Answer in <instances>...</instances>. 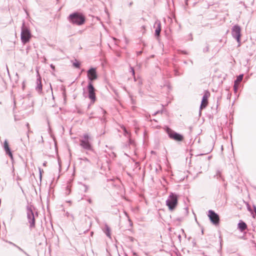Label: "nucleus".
<instances>
[{"label":"nucleus","instance_id":"obj_50","mask_svg":"<svg viewBox=\"0 0 256 256\" xmlns=\"http://www.w3.org/2000/svg\"><path fill=\"white\" fill-rule=\"evenodd\" d=\"M36 216H38V212H36Z\"/></svg>","mask_w":256,"mask_h":256},{"label":"nucleus","instance_id":"obj_49","mask_svg":"<svg viewBox=\"0 0 256 256\" xmlns=\"http://www.w3.org/2000/svg\"><path fill=\"white\" fill-rule=\"evenodd\" d=\"M41 139H42V142H43V138H42V136H41Z\"/></svg>","mask_w":256,"mask_h":256},{"label":"nucleus","instance_id":"obj_54","mask_svg":"<svg viewBox=\"0 0 256 256\" xmlns=\"http://www.w3.org/2000/svg\"><path fill=\"white\" fill-rule=\"evenodd\" d=\"M202 234H203V232H204L203 230H202Z\"/></svg>","mask_w":256,"mask_h":256},{"label":"nucleus","instance_id":"obj_9","mask_svg":"<svg viewBox=\"0 0 256 256\" xmlns=\"http://www.w3.org/2000/svg\"><path fill=\"white\" fill-rule=\"evenodd\" d=\"M232 34L234 38L238 42H240L241 38V28L240 27L236 24L232 26Z\"/></svg>","mask_w":256,"mask_h":256},{"label":"nucleus","instance_id":"obj_53","mask_svg":"<svg viewBox=\"0 0 256 256\" xmlns=\"http://www.w3.org/2000/svg\"><path fill=\"white\" fill-rule=\"evenodd\" d=\"M178 220H181V219H180V218H178Z\"/></svg>","mask_w":256,"mask_h":256},{"label":"nucleus","instance_id":"obj_31","mask_svg":"<svg viewBox=\"0 0 256 256\" xmlns=\"http://www.w3.org/2000/svg\"><path fill=\"white\" fill-rule=\"evenodd\" d=\"M219 238H220V248H222V236H220H220Z\"/></svg>","mask_w":256,"mask_h":256},{"label":"nucleus","instance_id":"obj_44","mask_svg":"<svg viewBox=\"0 0 256 256\" xmlns=\"http://www.w3.org/2000/svg\"><path fill=\"white\" fill-rule=\"evenodd\" d=\"M46 163H47V162H44L43 163V166H46Z\"/></svg>","mask_w":256,"mask_h":256},{"label":"nucleus","instance_id":"obj_4","mask_svg":"<svg viewBox=\"0 0 256 256\" xmlns=\"http://www.w3.org/2000/svg\"><path fill=\"white\" fill-rule=\"evenodd\" d=\"M32 38V34L30 29L25 26L23 22L21 28L20 39L24 44L28 42Z\"/></svg>","mask_w":256,"mask_h":256},{"label":"nucleus","instance_id":"obj_2","mask_svg":"<svg viewBox=\"0 0 256 256\" xmlns=\"http://www.w3.org/2000/svg\"><path fill=\"white\" fill-rule=\"evenodd\" d=\"M92 138L88 134H84L82 138L80 140V146L83 148L92 150V146L91 143Z\"/></svg>","mask_w":256,"mask_h":256},{"label":"nucleus","instance_id":"obj_30","mask_svg":"<svg viewBox=\"0 0 256 256\" xmlns=\"http://www.w3.org/2000/svg\"><path fill=\"white\" fill-rule=\"evenodd\" d=\"M66 190H67L66 194H70V190L68 186H66Z\"/></svg>","mask_w":256,"mask_h":256},{"label":"nucleus","instance_id":"obj_40","mask_svg":"<svg viewBox=\"0 0 256 256\" xmlns=\"http://www.w3.org/2000/svg\"><path fill=\"white\" fill-rule=\"evenodd\" d=\"M87 201L90 203V204H92V200H91V198H89L87 200Z\"/></svg>","mask_w":256,"mask_h":256},{"label":"nucleus","instance_id":"obj_48","mask_svg":"<svg viewBox=\"0 0 256 256\" xmlns=\"http://www.w3.org/2000/svg\"><path fill=\"white\" fill-rule=\"evenodd\" d=\"M184 64H187V62H186V61H184Z\"/></svg>","mask_w":256,"mask_h":256},{"label":"nucleus","instance_id":"obj_8","mask_svg":"<svg viewBox=\"0 0 256 256\" xmlns=\"http://www.w3.org/2000/svg\"><path fill=\"white\" fill-rule=\"evenodd\" d=\"M208 216L210 222L215 226H218L220 224L219 215L214 210H210L208 211Z\"/></svg>","mask_w":256,"mask_h":256},{"label":"nucleus","instance_id":"obj_33","mask_svg":"<svg viewBox=\"0 0 256 256\" xmlns=\"http://www.w3.org/2000/svg\"><path fill=\"white\" fill-rule=\"evenodd\" d=\"M39 171H40V178L41 180V178H42V170H41V168H39Z\"/></svg>","mask_w":256,"mask_h":256},{"label":"nucleus","instance_id":"obj_34","mask_svg":"<svg viewBox=\"0 0 256 256\" xmlns=\"http://www.w3.org/2000/svg\"><path fill=\"white\" fill-rule=\"evenodd\" d=\"M142 50L138 51L136 52V54H137V56H140V54H142Z\"/></svg>","mask_w":256,"mask_h":256},{"label":"nucleus","instance_id":"obj_32","mask_svg":"<svg viewBox=\"0 0 256 256\" xmlns=\"http://www.w3.org/2000/svg\"><path fill=\"white\" fill-rule=\"evenodd\" d=\"M8 242V244H11V245H12V246H15V247H16V246H17V245H16L15 244H14V243H13V242Z\"/></svg>","mask_w":256,"mask_h":256},{"label":"nucleus","instance_id":"obj_10","mask_svg":"<svg viewBox=\"0 0 256 256\" xmlns=\"http://www.w3.org/2000/svg\"><path fill=\"white\" fill-rule=\"evenodd\" d=\"M87 76L88 82H92L98 78V74L96 68L92 67L87 71Z\"/></svg>","mask_w":256,"mask_h":256},{"label":"nucleus","instance_id":"obj_43","mask_svg":"<svg viewBox=\"0 0 256 256\" xmlns=\"http://www.w3.org/2000/svg\"><path fill=\"white\" fill-rule=\"evenodd\" d=\"M24 252L26 255L27 256H30L28 255V254L24 250V252Z\"/></svg>","mask_w":256,"mask_h":256},{"label":"nucleus","instance_id":"obj_29","mask_svg":"<svg viewBox=\"0 0 256 256\" xmlns=\"http://www.w3.org/2000/svg\"><path fill=\"white\" fill-rule=\"evenodd\" d=\"M179 52L180 54H188V52L186 50H180Z\"/></svg>","mask_w":256,"mask_h":256},{"label":"nucleus","instance_id":"obj_46","mask_svg":"<svg viewBox=\"0 0 256 256\" xmlns=\"http://www.w3.org/2000/svg\"><path fill=\"white\" fill-rule=\"evenodd\" d=\"M102 111L104 112V113H106V112L104 110H103V109H102Z\"/></svg>","mask_w":256,"mask_h":256},{"label":"nucleus","instance_id":"obj_14","mask_svg":"<svg viewBox=\"0 0 256 256\" xmlns=\"http://www.w3.org/2000/svg\"><path fill=\"white\" fill-rule=\"evenodd\" d=\"M238 229L242 232L247 229V225L244 221L240 220L238 225Z\"/></svg>","mask_w":256,"mask_h":256},{"label":"nucleus","instance_id":"obj_5","mask_svg":"<svg viewBox=\"0 0 256 256\" xmlns=\"http://www.w3.org/2000/svg\"><path fill=\"white\" fill-rule=\"evenodd\" d=\"M34 212L32 210V206H26V217L28 222L30 224V228H34L36 226V220Z\"/></svg>","mask_w":256,"mask_h":256},{"label":"nucleus","instance_id":"obj_36","mask_svg":"<svg viewBox=\"0 0 256 256\" xmlns=\"http://www.w3.org/2000/svg\"><path fill=\"white\" fill-rule=\"evenodd\" d=\"M50 66L51 68H52L53 70H55V66H54V64H51L50 65Z\"/></svg>","mask_w":256,"mask_h":256},{"label":"nucleus","instance_id":"obj_16","mask_svg":"<svg viewBox=\"0 0 256 256\" xmlns=\"http://www.w3.org/2000/svg\"><path fill=\"white\" fill-rule=\"evenodd\" d=\"M104 232H105L106 234L108 236L110 237V228L108 227V225H106Z\"/></svg>","mask_w":256,"mask_h":256},{"label":"nucleus","instance_id":"obj_15","mask_svg":"<svg viewBox=\"0 0 256 256\" xmlns=\"http://www.w3.org/2000/svg\"><path fill=\"white\" fill-rule=\"evenodd\" d=\"M36 84L37 86H36V89L38 92H41L42 89V84L41 78L40 77L37 78Z\"/></svg>","mask_w":256,"mask_h":256},{"label":"nucleus","instance_id":"obj_42","mask_svg":"<svg viewBox=\"0 0 256 256\" xmlns=\"http://www.w3.org/2000/svg\"><path fill=\"white\" fill-rule=\"evenodd\" d=\"M130 239L131 242H133L134 240V238L132 237H130Z\"/></svg>","mask_w":256,"mask_h":256},{"label":"nucleus","instance_id":"obj_20","mask_svg":"<svg viewBox=\"0 0 256 256\" xmlns=\"http://www.w3.org/2000/svg\"><path fill=\"white\" fill-rule=\"evenodd\" d=\"M82 186V190L84 192H86L88 190V186H86L85 184H81Z\"/></svg>","mask_w":256,"mask_h":256},{"label":"nucleus","instance_id":"obj_26","mask_svg":"<svg viewBox=\"0 0 256 256\" xmlns=\"http://www.w3.org/2000/svg\"><path fill=\"white\" fill-rule=\"evenodd\" d=\"M174 75L175 76H180L181 75V74L178 72L177 69H175L174 70Z\"/></svg>","mask_w":256,"mask_h":256},{"label":"nucleus","instance_id":"obj_24","mask_svg":"<svg viewBox=\"0 0 256 256\" xmlns=\"http://www.w3.org/2000/svg\"><path fill=\"white\" fill-rule=\"evenodd\" d=\"M26 127L28 128V132H27L26 135H27L28 139H28H29V135H28V133H29V132H32V131H30V124H28V123H27V124H26Z\"/></svg>","mask_w":256,"mask_h":256},{"label":"nucleus","instance_id":"obj_51","mask_svg":"<svg viewBox=\"0 0 256 256\" xmlns=\"http://www.w3.org/2000/svg\"><path fill=\"white\" fill-rule=\"evenodd\" d=\"M190 63H192V64H193V62L192 60H190Z\"/></svg>","mask_w":256,"mask_h":256},{"label":"nucleus","instance_id":"obj_47","mask_svg":"<svg viewBox=\"0 0 256 256\" xmlns=\"http://www.w3.org/2000/svg\"><path fill=\"white\" fill-rule=\"evenodd\" d=\"M186 4H188V0H185Z\"/></svg>","mask_w":256,"mask_h":256},{"label":"nucleus","instance_id":"obj_22","mask_svg":"<svg viewBox=\"0 0 256 256\" xmlns=\"http://www.w3.org/2000/svg\"><path fill=\"white\" fill-rule=\"evenodd\" d=\"M239 86V84H237L234 82V93H236L238 91V88Z\"/></svg>","mask_w":256,"mask_h":256},{"label":"nucleus","instance_id":"obj_39","mask_svg":"<svg viewBox=\"0 0 256 256\" xmlns=\"http://www.w3.org/2000/svg\"><path fill=\"white\" fill-rule=\"evenodd\" d=\"M16 248H18V250H19L21 252H24V250L21 248H20V246H16Z\"/></svg>","mask_w":256,"mask_h":256},{"label":"nucleus","instance_id":"obj_1","mask_svg":"<svg viewBox=\"0 0 256 256\" xmlns=\"http://www.w3.org/2000/svg\"><path fill=\"white\" fill-rule=\"evenodd\" d=\"M68 19L72 24L78 26H82L86 22L85 16L79 12H74L70 14Z\"/></svg>","mask_w":256,"mask_h":256},{"label":"nucleus","instance_id":"obj_21","mask_svg":"<svg viewBox=\"0 0 256 256\" xmlns=\"http://www.w3.org/2000/svg\"><path fill=\"white\" fill-rule=\"evenodd\" d=\"M80 159L81 160L84 161V162H85L87 164H90V160L88 158H86V157L81 158Z\"/></svg>","mask_w":256,"mask_h":256},{"label":"nucleus","instance_id":"obj_41","mask_svg":"<svg viewBox=\"0 0 256 256\" xmlns=\"http://www.w3.org/2000/svg\"><path fill=\"white\" fill-rule=\"evenodd\" d=\"M24 87H25L24 82H23L22 85V88L23 90H24Z\"/></svg>","mask_w":256,"mask_h":256},{"label":"nucleus","instance_id":"obj_52","mask_svg":"<svg viewBox=\"0 0 256 256\" xmlns=\"http://www.w3.org/2000/svg\"><path fill=\"white\" fill-rule=\"evenodd\" d=\"M222 150H223V146H222Z\"/></svg>","mask_w":256,"mask_h":256},{"label":"nucleus","instance_id":"obj_3","mask_svg":"<svg viewBox=\"0 0 256 256\" xmlns=\"http://www.w3.org/2000/svg\"><path fill=\"white\" fill-rule=\"evenodd\" d=\"M178 204V196L174 192H170L167 200L166 205L170 211L174 210Z\"/></svg>","mask_w":256,"mask_h":256},{"label":"nucleus","instance_id":"obj_28","mask_svg":"<svg viewBox=\"0 0 256 256\" xmlns=\"http://www.w3.org/2000/svg\"><path fill=\"white\" fill-rule=\"evenodd\" d=\"M184 214L186 216L188 214V207H186L184 209Z\"/></svg>","mask_w":256,"mask_h":256},{"label":"nucleus","instance_id":"obj_13","mask_svg":"<svg viewBox=\"0 0 256 256\" xmlns=\"http://www.w3.org/2000/svg\"><path fill=\"white\" fill-rule=\"evenodd\" d=\"M4 150L6 152V153L11 158H12V152H11L10 148L9 146L8 143V142H7L6 140L4 142Z\"/></svg>","mask_w":256,"mask_h":256},{"label":"nucleus","instance_id":"obj_45","mask_svg":"<svg viewBox=\"0 0 256 256\" xmlns=\"http://www.w3.org/2000/svg\"><path fill=\"white\" fill-rule=\"evenodd\" d=\"M132 2H130V4H129V6H131L132 4Z\"/></svg>","mask_w":256,"mask_h":256},{"label":"nucleus","instance_id":"obj_11","mask_svg":"<svg viewBox=\"0 0 256 256\" xmlns=\"http://www.w3.org/2000/svg\"><path fill=\"white\" fill-rule=\"evenodd\" d=\"M210 96V93L206 92L202 96L201 104L200 106V109L202 110L205 108L208 104V97Z\"/></svg>","mask_w":256,"mask_h":256},{"label":"nucleus","instance_id":"obj_37","mask_svg":"<svg viewBox=\"0 0 256 256\" xmlns=\"http://www.w3.org/2000/svg\"><path fill=\"white\" fill-rule=\"evenodd\" d=\"M216 176H218L220 178H222L221 174L220 171L217 172Z\"/></svg>","mask_w":256,"mask_h":256},{"label":"nucleus","instance_id":"obj_19","mask_svg":"<svg viewBox=\"0 0 256 256\" xmlns=\"http://www.w3.org/2000/svg\"><path fill=\"white\" fill-rule=\"evenodd\" d=\"M122 130H123V132H124V135L127 137V138H128L130 136V133L126 129V128L125 127H124L122 128Z\"/></svg>","mask_w":256,"mask_h":256},{"label":"nucleus","instance_id":"obj_35","mask_svg":"<svg viewBox=\"0 0 256 256\" xmlns=\"http://www.w3.org/2000/svg\"><path fill=\"white\" fill-rule=\"evenodd\" d=\"M16 82H17L18 78H19V76H18V74L17 73H16Z\"/></svg>","mask_w":256,"mask_h":256},{"label":"nucleus","instance_id":"obj_55","mask_svg":"<svg viewBox=\"0 0 256 256\" xmlns=\"http://www.w3.org/2000/svg\"><path fill=\"white\" fill-rule=\"evenodd\" d=\"M93 232H91V235H92Z\"/></svg>","mask_w":256,"mask_h":256},{"label":"nucleus","instance_id":"obj_7","mask_svg":"<svg viewBox=\"0 0 256 256\" xmlns=\"http://www.w3.org/2000/svg\"><path fill=\"white\" fill-rule=\"evenodd\" d=\"M87 90L88 92V97L90 100L91 102L93 104L96 100V89L94 88L92 83L90 82H88Z\"/></svg>","mask_w":256,"mask_h":256},{"label":"nucleus","instance_id":"obj_12","mask_svg":"<svg viewBox=\"0 0 256 256\" xmlns=\"http://www.w3.org/2000/svg\"><path fill=\"white\" fill-rule=\"evenodd\" d=\"M156 27L154 34L155 36L158 38L160 36V32H161V24L160 20H156L154 24V27Z\"/></svg>","mask_w":256,"mask_h":256},{"label":"nucleus","instance_id":"obj_17","mask_svg":"<svg viewBox=\"0 0 256 256\" xmlns=\"http://www.w3.org/2000/svg\"><path fill=\"white\" fill-rule=\"evenodd\" d=\"M244 75L242 74H240L236 77V80H234V82L239 84L242 80Z\"/></svg>","mask_w":256,"mask_h":256},{"label":"nucleus","instance_id":"obj_18","mask_svg":"<svg viewBox=\"0 0 256 256\" xmlns=\"http://www.w3.org/2000/svg\"><path fill=\"white\" fill-rule=\"evenodd\" d=\"M72 65L74 68H79L80 66V62L75 60L74 62L72 63Z\"/></svg>","mask_w":256,"mask_h":256},{"label":"nucleus","instance_id":"obj_6","mask_svg":"<svg viewBox=\"0 0 256 256\" xmlns=\"http://www.w3.org/2000/svg\"><path fill=\"white\" fill-rule=\"evenodd\" d=\"M165 130L168 137L172 140L176 142H182L184 139V137L182 134L176 132L168 126L165 128Z\"/></svg>","mask_w":256,"mask_h":256},{"label":"nucleus","instance_id":"obj_27","mask_svg":"<svg viewBox=\"0 0 256 256\" xmlns=\"http://www.w3.org/2000/svg\"><path fill=\"white\" fill-rule=\"evenodd\" d=\"M128 144L130 145H134V141L130 138V137H128Z\"/></svg>","mask_w":256,"mask_h":256},{"label":"nucleus","instance_id":"obj_25","mask_svg":"<svg viewBox=\"0 0 256 256\" xmlns=\"http://www.w3.org/2000/svg\"><path fill=\"white\" fill-rule=\"evenodd\" d=\"M202 51H203L204 52H208L209 51V46H208V44H206V46L204 48Z\"/></svg>","mask_w":256,"mask_h":256},{"label":"nucleus","instance_id":"obj_38","mask_svg":"<svg viewBox=\"0 0 256 256\" xmlns=\"http://www.w3.org/2000/svg\"><path fill=\"white\" fill-rule=\"evenodd\" d=\"M160 112H161V113H162V112H160V110H158V111H156V112H155L153 114V115H154V116H156V114H159V113H160Z\"/></svg>","mask_w":256,"mask_h":256},{"label":"nucleus","instance_id":"obj_23","mask_svg":"<svg viewBox=\"0 0 256 256\" xmlns=\"http://www.w3.org/2000/svg\"><path fill=\"white\" fill-rule=\"evenodd\" d=\"M130 72H132V75L134 76V78L135 79V72H134V68L132 66H130Z\"/></svg>","mask_w":256,"mask_h":256}]
</instances>
